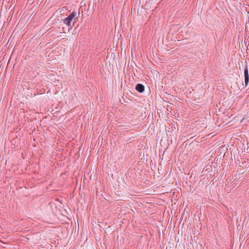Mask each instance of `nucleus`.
Returning a JSON list of instances; mask_svg holds the SVG:
<instances>
[{"label": "nucleus", "mask_w": 249, "mask_h": 249, "mask_svg": "<svg viewBox=\"0 0 249 249\" xmlns=\"http://www.w3.org/2000/svg\"><path fill=\"white\" fill-rule=\"evenodd\" d=\"M75 13L74 12H72L67 18H65L63 22L68 26H71V22L73 18L75 16Z\"/></svg>", "instance_id": "f257e3e1"}, {"label": "nucleus", "mask_w": 249, "mask_h": 249, "mask_svg": "<svg viewBox=\"0 0 249 249\" xmlns=\"http://www.w3.org/2000/svg\"><path fill=\"white\" fill-rule=\"evenodd\" d=\"M244 75H245V83L246 86L248 85L249 82V75L248 73V69L246 68L244 71Z\"/></svg>", "instance_id": "f03ea898"}, {"label": "nucleus", "mask_w": 249, "mask_h": 249, "mask_svg": "<svg viewBox=\"0 0 249 249\" xmlns=\"http://www.w3.org/2000/svg\"><path fill=\"white\" fill-rule=\"evenodd\" d=\"M136 89L138 91L142 93L144 91V87L142 84H138L136 85Z\"/></svg>", "instance_id": "7ed1b4c3"}]
</instances>
